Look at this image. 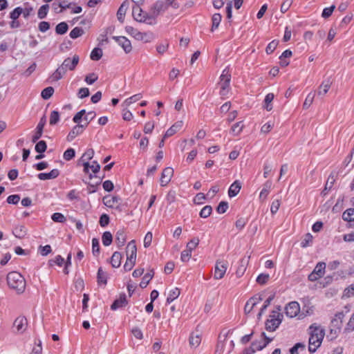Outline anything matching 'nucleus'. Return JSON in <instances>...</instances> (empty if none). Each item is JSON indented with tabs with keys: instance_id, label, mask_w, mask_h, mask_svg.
Here are the masks:
<instances>
[{
	"instance_id": "f257e3e1",
	"label": "nucleus",
	"mask_w": 354,
	"mask_h": 354,
	"mask_svg": "<svg viewBox=\"0 0 354 354\" xmlns=\"http://www.w3.org/2000/svg\"><path fill=\"white\" fill-rule=\"evenodd\" d=\"M79 56L75 55L72 58L67 57L64 60L60 66L51 75L50 80L51 82L59 80L66 74L67 70L73 71L79 63Z\"/></svg>"
},
{
	"instance_id": "f03ea898",
	"label": "nucleus",
	"mask_w": 354,
	"mask_h": 354,
	"mask_svg": "<svg viewBox=\"0 0 354 354\" xmlns=\"http://www.w3.org/2000/svg\"><path fill=\"white\" fill-rule=\"evenodd\" d=\"M308 351L313 353L320 346L324 337V330L320 326L312 324L310 328Z\"/></svg>"
},
{
	"instance_id": "7ed1b4c3",
	"label": "nucleus",
	"mask_w": 354,
	"mask_h": 354,
	"mask_svg": "<svg viewBox=\"0 0 354 354\" xmlns=\"http://www.w3.org/2000/svg\"><path fill=\"white\" fill-rule=\"evenodd\" d=\"M7 282L9 287L15 290L18 293H22L26 288V281L24 277L17 272H10L7 275Z\"/></svg>"
},
{
	"instance_id": "20e7f679",
	"label": "nucleus",
	"mask_w": 354,
	"mask_h": 354,
	"mask_svg": "<svg viewBox=\"0 0 354 354\" xmlns=\"http://www.w3.org/2000/svg\"><path fill=\"white\" fill-rule=\"evenodd\" d=\"M127 261L124 265L125 271H130L136 264L137 248L135 241H131L126 248Z\"/></svg>"
},
{
	"instance_id": "39448f33",
	"label": "nucleus",
	"mask_w": 354,
	"mask_h": 354,
	"mask_svg": "<svg viewBox=\"0 0 354 354\" xmlns=\"http://www.w3.org/2000/svg\"><path fill=\"white\" fill-rule=\"evenodd\" d=\"M281 306L276 307V310H272V315H270L266 322V328L269 331H274L280 325L282 321L283 315L280 313Z\"/></svg>"
},
{
	"instance_id": "423d86ee",
	"label": "nucleus",
	"mask_w": 354,
	"mask_h": 354,
	"mask_svg": "<svg viewBox=\"0 0 354 354\" xmlns=\"http://www.w3.org/2000/svg\"><path fill=\"white\" fill-rule=\"evenodd\" d=\"M227 268V263H225L220 260L216 261L214 268V278L215 279H221L223 278L226 272Z\"/></svg>"
},
{
	"instance_id": "0eeeda50",
	"label": "nucleus",
	"mask_w": 354,
	"mask_h": 354,
	"mask_svg": "<svg viewBox=\"0 0 354 354\" xmlns=\"http://www.w3.org/2000/svg\"><path fill=\"white\" fill-rule=\"evenodd\" d=\"M113 39L123 48L126 53H129L132 50L131 41L123 36H114Z\"/></svg>"
},
{
	"instance_id": "6e6552de",
	"label": "nucleus",
	"mask_w": 354,
	"mask_h": 354,
	"mask_svg": "<svg viewBox=\"0 0 354 354\" xmlns=\"http://www.w3.org/2000/svg\"><path fill=\"white\" fill-rule=\"evenodd\" d=\"M286 314L289 317H296L300 311L299 304L297 301L290 302L286 307Z\"/></svg>"
},
{
	"instance_id": "1a4fd4ad",
	"label": "nucleus",
	"mask_w": 354,
	"mask_h": 354,
	"mask_svg": "<svg viewBox=\"0 0 354 354\" xmlns=\"http://www.w3.org/2000/svg\"><path fill=\"white\" fill-rule=\"evenodd\" d=\"M263 297L260 295H256L254 297H251L247 302L245 306V313L248 314L250 313L254 306H256L261 301H262Z\"/></svg>"
},
{
	"instance_id": "9d476101",
	"label": "nucleus",
	"mask_w": 354,
	"mask_h": 354,
	"mask_svg": "<svg viewBox=\"0 0 354 354\" xmlns=\"http://www.w3.org/2000/svg\"><path fill=\"white\" fill-rule=\"evenodd\" d=\"M27 324L26 318L24 316H19L14 321L13 327L16 328L17 333H22L26 330Z\"/></svg>"
},
{
	"instance_id": "9b49d317",
	"label": "nucleus",
	"mask_w": 354,
	"mask_h": 354,
	"mask_svg": "<svg viewBox=\"0 0 354 354\" xmlns=\"http://www.w3.org/2000/svg\"><path fill=\"white\" fill-rule=\"evenodd\" d=\"M174 174V170L171 167H166L163 169L160 177V185L166 186L171 180Z\"/></svg>"
},
{
	"instance_id": "f8f14e48",
	"label": "nucleus",
	"mask_w": 354,
	"mask_h": 354,
	"mask_svg": "<svg viewBox=\"0 0 354 354\" xmlns=\"http://www.w3.org/2000/svg\"><path fill=\"white\" fill-rule=\"evenodd\" d=\"M88 124V122H86V125L78 124L74 126L67 136V140L69 142L72 141L77 136L81 134L84 131Z\"/></svg>"
},
{
	"instance_id": "ddd939ff",
	"label": "nucleus",
	"mask_w": 354,
	"mask_h": 354,
	"mask_svg": "<svg viewBox=\"0 0 354 354\" xmlns=\"http://www.w3.org/2000/svg\"><path fill=\"white\" fill-rule=\"evenodd\" d=\"M46 117L43 116L40 119V121L37 126L35 135L32 136V142H36L41 137L42 133H43V129H44V125L46 124Z\"/></svg>"
},
{
	"instance_id": "4468645a",
	"label": "nucleus",
	"mask_w": 354,
	"mask_h": 354,
	"mask_svg": "<svg viewBox=\"0 0 354 354\" xmlns=\"http://www.w3.org/2000/svg\"><path fill=\"white\" fill-rule=\"evenodd\" d=\"M183 125V122L182 120L177 121L175 122L165 133L164 135V138H167L174 134H175L178 131H179Z\"/></svg>"
},
{
	"instance_id": "2eb2a0df",
	"label": "nucleus",
	"mask_w": 354,
	"mask_h": 354,
	"mask_svg": "<svg viewBox=\"0 0 354 354\" xmlns=\"http://www.w3.org/2000/svg\"><path fill=\"white\" fill-rule=\"evenodd\" d=\"M167 8V6L165 3V2L156 1L151 7L149 13H151L153 15V14L156 15V17H157L160 15V12L162 10L166 9Z\"/></svg>"
},
{
	"instance_id": "dca6fc26",
	"label": "nucleus",
	"mask_w": 354,
	"mask_h": 354,
	"mask_svg": "<svg viewBox=\"0 0 354 354\" xmlns=\"http://www.w3.org/2000/svg\"><path fill=\"white\" fill-rule=\"evenodd\" d=\"M129 3L127 0L124 1L120 6L117 12L118 19L123 23L126 12L129 8Z\"/></svg>"
},
{
	"instance_id": "f3484780",
	"label": "nucleus",
	"mask_w": 354,
	"mask_h": 354,
	"mask_svg": "<svg viewBox=\"0 0 354 354\" xmlns=\"http://www.w3.org/2000/svg\"><path fill=\"white\" fill-rule=\"evenodd\" d=\"M59 175V171L57 169L51 170L49 173H40L38 174V178L41 180L54 179Z\"/></svg>"
},
{
	"instance_id": "a211bd4d",
	"label": "nucleus",
	"mask_w": 354,
	"mask_h": 354,
	"mask_svg": "<svg viewBox=\"0 0 354 354\" xmlns=\"http://www.w3.org/2000/svg\"><path fill=\"white\" fill-rule=\"evenodd\" d=\"M156 15H151V13H145L142 17H138V21L144 22L149 25H154L156 24Z\"/></svg>"
},
{
	"instance_id": "6ab92c4d",
	"label": "nucleus",
	"mask_w": 354,
	"mask_h": 354,
	"mask_svg": "<svg viewBox=\"0 0 354 354\" xmlns=\"http://www.w3.org/2000/svg\"><path fill=\"white\" fill-rule=\"evenodd\" d=\"M127 304V300L126 299V295L123 294L120 295L119 299L114 301V302L111 306V309L113 310H115L119 308L125 306Z\"/></svg>"
},
{
	"instance_id": "aec40b11",
	"label": "nucleus",
	"mask_w": 354,
	"mask_h": 354,
	"mask_svg": "<svg viewBox=\"0 0 354 354\" xmlns=\"http://www.w3.org/2000/svg\"><path fill=\"white\" fill-rule=\"evenodd\" d=\"M127 236L123 229L117 231L115 234V243L119 248L123 246L126 242Z\"/></svg>"
},
{
	"instance_id": "412c9836",
	"label": "nucleus",
	"mask_w": 354,
	"mask_h": 354,
	"mask_svg": "<svg viewBox=\"0 0 354 354\" xmlns=\"http://www.w3.org/2000/svg\"><path fill=\"white\" fill-rule=\"evenodd\" d=\"M241 184L239 180H235L230 187L228 195L230 198L236 196L240 192Z\"/></svg>"
},
{
	"instance_id": "4be33fe9",
	"label": "nucleus",
	"mask_w": 354,
	"mask_h": 354,
	"mask_svg": "<svg viewBox=\"0 0 354 354\" xmlns=\"http://www.w3.org/2000/svg\"><path fill=\"white\" fill-rule=\"evenodd\" d=\"M330 86L331 82L330 81V80H324L319 86L317 95L319 96H323L326 95L328 93L329 88H330Z\"/></svg>"
},
{
	"instance_id": "5701e85b",
	"label": "nucleus",
	"mask_w": 354,
	"mask_h": 354,
	"mask_svg": "<svg viewBox=\"0 0 354 354\" xmlns=\"http://www.w3.org/2000/svg\"><path fill=\"white\" fill-rule=\"evenodd\" d=\"M13 234L19 239H23L27 234V229L24 225H17L12 232Z\"/></svg>"
},
{
	"instance_id": "b1692460",
	"label": "nucleus",
	"mask_w": 354,
	"mask_h": 354,
	"mask_svg": "<svg viewBox=\"0 0 354 354\" xmlns=\"http://www.w3.org/2000/svg\"><path fill=\"white\" fill-rule=\"evenodd\" d=\"M342 219L345 221L354 223V208H349L342 214Z\"/></svg>"
},
{
	"instance_id": "393cba45",
	"label": "nucleus",
	"mask_w": 354,
	"mask_h": 354,
	"mask_svg": "<svg viewBox=\"0 0 354 354\" xmlns=\"http://www.w3.org/2000/svg\"><path fill=\"white\" fill-rule=\"evenodd\" d=\"M122 257V254L119 252H115L113 254L111 258V263L113 268H118L120 266Z\"/></svg>"
},
{
	"instance_id": "a878e982",
	"label": "nucleus",
	"mask_w": 354,
	"mask_h": 354,
	"mask_svg": "<svg viewBox=\"0 0 354 354\" xmlns=\"http://www.w3.org/2000/svg\"><path fill=\"white\" fill-rule=\"evenodd\" d=\"M102 201L106 206L113 207L115 203H118L119 198L117 196H106L103 198Z\"/></svg>"
},
{
	"instance_id": "bb28decb",
	"label": "nucleus",
	"mask_w": 354,
	"mask_h": 354,
	"mask_svg": "<svg viewBox=\"0 0 354 354\" xmlns=\"http://www.w3.org/2000/svg\"><path fill=\"white\" fill-rule=\"evenodd\" d=\"M153 277V270H150V272H147L145 274V276L142 277V279L140 283V286L142 288H145L147 287L149 281L151 280V279Z\"/></svg>"
},
{
	"instance_id": "cd10ccee",
	"label": "nucleus",
	"mask_w": 354,
	"mask_h": 354,
	"mask_svg": "<svg viewBox=\"0 0 354 354\" xmlns=\"http://www.w3.org/2000/svg\"><path fill=\"white\" fill-rule=\"evenodd\" d=\"M244 125L243 124V122L240 121L232 125L230 133L233 134V136H238L241 133Z\"/></svg>"
},
{
	"instance_id": "c85d7f7f",
	"label": "nucleus",
	"mask_w": 354,
	"mask_h": 354,
	"mask_svg": "<svg viewBox=\"0 0 354 354\" xmlns=\"http://www.w3.org/2000/svg\"><path fill=\"white\" fill-rule=\"evenodd\" d=\"M142 98V95L140 93L136 94L124 100L122 103V106L125 108L130 106L132 103L136 102Z\"/></svg>"
},
{
	"instance_id": "c756f323",
	"label": "nucleus",
	"mask_w": 354,
	"mask_h": 354,
	"mask_svg": "<svg viewBox=\"0 0 354 354\" xmlns=\"http://www.w3.org/2000/svg\"><path fill=\"white\" fill-rule=\"evenodd\" d=\"M325 269L326 263L324 262H319L316 265L313 272H314L319 277H322L324 274Z\"/></svg>"
},
{
	"instance_id": "7c9ffc66",
	"label": "nucleus",
	"mask_w": 354,
	"mask_h": 354,
	"mask_svg": "<svg viewBox=\"0 0 354 354\" xmlns=\"http://www.w3.org/2000/svg\"><path fill=\"white\" fill-rule=\"evenodd\" d=\"M272 187V182L270 180H268L263 185V188L262 189L259 197L261 199L263 198L265 199L268 194H269V192Z\"/></svg>"
},
{
	"instance_id": "2f4dec72",
	"label": "nucleus",
	"mask_w": 354,
	"mask_h": 354,
	"mask_svg": "<svg viewBox=\"0 0 354 354\" xmlns=\"http://www.w3.org/2000/svg\"><path fill=\"white\" fill-rule=\"evenodd\" d=\"M126 30L129 34H130L136 39L139 40V39H142L141 37L142 32H140L137 29H136L131 26H127V27H126Z\"/></svg>"
},
{
	"instance_id": "473e14b6",
	"label": "nucleus",
	"mask_w": 354,
	"mask_h": 354,
	"mask_svg": "<svg viewBox=\"0 0 354 354\" xmlns=\"http://www.w3.org/2000/svg\"><path fill=\"white\" fill-rule=\"evenodd\" d=\"M222 16L219 13H215L213 15L212 21V31H214L215 28H217L221 21Z\"/></svg>"
},
{
	"instance_id": "72a5a7b5",
	"label": "nucleus",
	"mask_w": 354,
	"mask_h": 354,
	"mask_svg": "<svg viewBox=\"0 0 354 354\" xmlns=\"http://www.w3.org/2000/svg\"><path fill=\"white\" fill-rule=\"evenodd\" d=\"M102 243L105 246H109L113 241V236L110 232H105L102 234Z\"/></svg>"
},
{
	"instance_id": "f704fd0d",
	"label": "nucleus",
	"mask_w": 354,
	"mask_h": 354,
	"mask_svg": "<svg viewBox=\"0 0 354 354\" xmlns=\"http://www.w3.org/2000/svg\"><path fill=\"white\" fill-rule=\"evenodd\" d=\"M102 57V50L100 48H95L91 53L90 57L92 60L97 61Z\"/></svg>"
},
{
	"instance_id": "c9c22d12",
	"label": "nucleus",
	"mask_w": 354,
	"mask_h": 354,
	"mask_svg": "<svg viewBox=\"0 0 354 354\" xmlns=\"http://www.w3.org/2000/svg\"><path fill=\"white\" fill-rule=\"evenodd\" d=\"M274 296L270 295L264 302V304L260 309L259 313L257 315L258 319H260L262 315L263 314L264 311L267 309V308L270 306L271 301L273 300Z\"/></svg>"
},
{
	"instance_id": "e433bc0d",
	"label": "nucleus",
	"mask_w": 354,
	"mask_h": 354,
	"mask_svg": "<svg viewBox=\"0 0 354 354\" xmlns=\"http://www.w3.org/2000/svg\"><path fill=\"white\" fill-rule=\"evenodd\" d=\"M68 26L66 22H61L56 26L55 32L58 35H63L68 30Z\"/></svg>"
},
{
	"instance_id": "4c0bfd02",
	"label": "nucleus",
	"mask_w": 354,
	"mask_h": 354,
	"mask_svg": "<svg viewBox=\"0 0 354 354\" xmlns=\"http://www.w3.org/2000/svg\"><path fill=\"white\" fill-rule=\"evenodd\" d=\"M106 273L100 268L97 271V282L98 283L106 284Z\"/></svg>"
},
{
	"instance_id": "58836bf2",
	"label": "nucleus",
	"mask_w": 354,
	"mask_h": 354,
	"mask_svg": "<svg viewBox=\"0 0 354 354\" xmlns=\"http://www.w3.org/2000/svg\"><path fill=\"white\" fill-rule=\"evenodd\" d=\"M179 295H180V290L177 288H175L174 289L171 290L169 292V296L167 297V303L172 302L174 299L178 298Z\"/></svg>"
},
{
	"instance_id": "ea45409f",
	"label": "nucleus",
	"mask_w": 354,
	"mask_h": 354,
	"mask_svg": "<svg viewBox=\"0 0 354 354\" xmlns=\"http://www.w3.org/2000/svg\"><path fill=\"white\" fill-rule=\"evenodd\" d=\"M274 99V94L273 93H268L266 95L264 102H265V109L270 111L272 109V106L271 104L272 101Z\"/></svg>"
},
{
	"instance_id": "a19ab883",
	"label": "nucleus",
	"mask_w": 354,
	"mask_h": 354,
	"mask_svg": "<svg viewBox=\"0 0 354 354\" xmlns=\"http://www.w3.org/2000/svg\"><path fill=\"white\" fill-rule=\"evenodd\" d=\"M201 337L199 335H194L192 334L189 337V344L191 346L197 347L201 344Z\"/></svg>"
},
{
	"instance_id": "79ce46f5",
	"label": "nucleus",
	"mask_w": 354,
	"mask_h": 354,
	"mask_svg": "<svg viewBox=\"0 0 354 354\" xmlns=\"http://www.w3.org/2000/svg\"><path fill=\"white\" fill-rule=\"evenodd\" d=\"M53 93L54 88L52 86H48L41 91V95L44 100H48L53 95Z\"/></svg>"
},
{
	"instance_id": "37998d69",
	"label": "nucleus",
	"mask_w": 354,
	"mask_h": 354,
	"mask_svg": "<svg viewBox=\"0 0 354 354\" xmlns=\"http://www.w3.org/2000/svg\"><path fill=\"white\" fill-rule=\"evenodd\" d=\"M48 9H49V6L48 4L41 6L37 12L38 17L39 19L45 18L48 14Z\"/></svg>"
},
{
	"instance_id": "c03bdc74",
	"label": "nucleus",
	"mask_w": 354,
	"mask_h": 354,
	"mask_svg": "<svg viewBox=\"0 0 354 354\" xmlns=\"http://www.w3.org/2000/svg\"><path fill=\"white\" fill-rule=\"evenodd\" d=\"M199 239L198 237H194L190 240L189 242L187 243L186 245V249L189 250V251L192 252L198 245Z\"/></svg>"
},
{
	"instance_id": "a18cd8bd",
	"label": "nucleus",
	"mask_w": 354,
	"mask_h": 354,
	"mask_svg": "<svg viewBox=\"0 0 354 354\" xmlns=\"http://www.w3.org/2000/svg\"><path fill=\"white\" fill-rule=\"evenodd\" d=\"M94 156V150L93 149H88L80 158V161H89Z\"/></svg>"
},
{
	"instance_id": "49530a36",
	"label": "nucleus",
	"mask_w": 354,
	"mask_h": 354,
	"mask_svg": "<svg viewBox=\"0 0 354 354\" xmlns=\"http://www.w3.org/2000/svg\"><path fill=\"white\" fill-rule=\"evenodd\" d=\"M219 84L221 86L220 95L221 96L226 95L229 92L230 83H228V79L226 82H220Z\"/></svg>"
},
{
	"instance_id": "de8ad7c7",
	"label": "nucleus",
	"mask_w": 354,
	"mask_h": 354,
	"mask_svg": "<svg viewBox=\"0 0 354 354\" xmlns=\"http://www.w3.org/2000/svg\"><path fill=\"white\" fill-rule=\"evenodd\" d=\"M84 33V30L82 28L80 27H75L70 32V37L72 39H76L81 35H82Z\"/></svg>"
},
{
	"instance_id": "09e8293b",
	"label": "nucleus",
	"mask_w": 354,
	"mask_h": 354,
	"mask_svg": "<svg viewBox=\"0 0 354 354\" xmlns=\"http://www.w3.org/2000/svg\"><path fill=\"white\" fill-rule=\"evenodd\" d=\"M59 120V113L57 111H53L50 115L49 123L50 125L56 124Z\"/></svg>"
},
{
	"instance_id": "8fccbe9b",
	"label": "nucleus",
	"mask_w": 354,
	"mask_h": 354,
	"mask_svg": "<svg viewBox=\"0 0 354 354\" xmlns=\"http://www.w3.org/2000/svg\"><path fill=\"white\" fill-rule=\"evenodd\" d=\"M92 252L95 256H97L100 253L99 240L96 238L92 239Z\"/></svg>"
},
{
	"instance_id": "3c124183",
	"label": "nucleus",
	"mask_w": 354,
	"mask_h": 354,
	"mask_svg": "<svg viewBox=\"0 0 354 354\" xmlns=\"http://www.w3.org/2000/svg\"><path fill=\"white\" fill-rule=\"evenodd\" d=\"M212 212V207L210 205L205 206L200 212V216L202 218H207Z\"/></svg>"
},
{
	"instance_id": "603ef678",
	"label": "nucleus",
	"mask_w": 354,
	"mask_h": 354,
	"mask_svg": "<svg viewBox=\"0 0 354 354\" xmlns=\"http://www.w3.org/2000/svg\"><path fill=\"white\" fill-rule=\"evenodd\" d=\"M46 143L44 140L39 141L35 145V151L40 153H44L46 150Z\"/></svg>"
},
{
	"instance_id": "864d4df0",
	"label": "nucleus",
	"mask_w": 354,
	"mask_h": 354,
	"mask_svg": "<svg viewBox=\"0 0 354 354\" xmlns=\"http://www.w3.org/2000/svg\"><path fill=\"white\" fill-rule=\"evenodd\" d=\"M251 347H254L256 351H261L265 347H266V344H264L263 341L262 340H256L254 341L252 344Z\"/></svg>"
},
{
	"instance_id": "5fc2aeb1",
	"label": "nucleus",
	"mask_w": 354,
	"mask_h": 354,
	"mask_svg": "<svg viewBox=\"0 0 354 354\" xmlns=\"http://www.w3.org/2000/svg\"><path fill=\"white\" fill-rule=\"evenodd\" d=\"M140 6V5H136L135 6L133 7V10H132V15L136 21H138V17H142V10Z\"/></svg>"
},
{
	"instance_id": "6e6d98bb",
	"label": "nucleus",
	"mask_w": 354,
	"mask_h": 354,
	"mask_svg": "<svg viewBox=\"0 0 354 354\" xmlns=\"http://www.w3.org/2000/svg\"><path fill=\"white\" fill-rule=\"evenodd\" d=\"M75 151L73 149L69 148L64 151L63 158L66 160H70L75 157Z\"/></svg>"
},
{
	"instance_id": "4d7b16f0",
	"label": "nucleus",
	"mask_w": 354,
	"mask_h": 354,
	"mask_svg": "<svg viewBox=\"0 0 354 354\" xmlns=\"http://www.w3.org/2000/svg\"><path fill=\"white\" fill-rule=\"evenodd\" d=\"M51 218L53 221L58 223H64L66 220L65 216L62 213L58 212L54 213L52 215Z\"/></svg>"
},
{
	"instance_id": "13d9d810",
	"label": "nucleus",
	"mask_w": 354,
	"mask_h": 354,
	"mask_svg": "<svg viewBox=\"0 0 354 354\" xmlns=\"http://www.w3.org/2000/svg\"><path fill=\"white\" fill-rule=\"evenodd\" d=\"M228 208V203L226 201H221L216 207V212L218 214L225 213Z\"/></svg>"
},
{
	"instance_id": "bf43d9fd",
	"label": "nucleus",
	"mask_w": 354,
	"mask_h": 354,
	"mask_svg": "<svg viewBox=\"0 0 354 354\" xmlns=\"http://www.w3.org/2000/svg\"><path fill=\"white\" fill-rule=\"evenodd\" d=\"M22 14V8L17 7L15 8L10 14V17L12 19H17L19 16Z\"/></svg>"
},
{
	"instance_id": "052dcab7",
	"label": "nucleus",
	"mask_w": 354,
	"mask_h": 354,
	"mask_svg": "<svg viewBox=\"0 0 354 354\" xmlns=\"http://www.w3.org/2000/svg\"><path fill=\"white\" fill-rule=\"evenodd\" d=\"M314 97L315 94L309 93L304 102L303 107L304 109H308L312 104Z\"/></svg>"
},
{
	"instance_id": "680f3d73",
	"label": "nucleus",
	"mask_w": 354,
	"mask_h": 354,
	"mask_svg": "<svg viewBox=\"0 0 354 354\" xmlns=\"http://www.w3.org/2000/svg\"><path fill=\"white\" fill-rule=\"evenodd\" d=\"M192 257V252L189 250L185 249L181 252L180 259L183 262H187Z\"/></svg>"
},
{
	"instance_id": "e2e57ef3",
	"label": "nucleus",
	"mask_w": 354,
	"mask_h": 354,
	"mask_svg": "<svg viewBox=\"0 0 354 354\" xmlns=\"http://www.w3.org/2000/svg\"><path fill=\"white\" fill-rule=\"evenodd\" d=\"M277 45H278V41H277V40H273L271 42H270L266 47V53L268 54L272 53L275 50Z\"/></svg>"
},
{
	"instance_id": "0e129e2a",
	"label": "nucleus",
	"mask_w": 354,
	"mask_h": 354,
	"mask_svg": "<svg viewBox=\"0 0 354 354\" xmlns=\"http://www.w3.org/2000/svg\"><path fill=\"white\" fill-rule=\"evenodd\" d=\"M20 201V196L18 194L10 195L7 198V203L9 204L17 205Z\"/></svg>"
},
{
	"instance_id": "69168bd1",
	"label": "nucleus",
	"mask_w": 354,
	"mask_h": 354,
	"mask_svg": "<svg viewBox=\"0 0 354 354\" xmlns=\"http://www.w3.org/2000/svg\"><path fill=\"white\" fill-rule=\"evenodd\" d=\"M335 8V6L334 5L331 6L329 8H325L322 12V17L325 19L329 17L332 15Z\"/></svg>"
},
{
	"instance_id": "338daca9",
	"label": "nucleus",
	"mask_w": 354,
	"mask_h": 354,
	"mask_svg": "<svg viewBox=\"0 0 354 354\" xmlns=\"http://www.w3.org/2000/svg\"><path fill=\"white\" fill-rule=\"evenodd\" d=\"M98 77L97 75L94 73H90L88 75H87L85 77V82L88 84H93L95 81H97Z\"/></svg>"
},
{
	"instance_id": "774afa93",
	"label": "nucleus",
	"mask_w": 354,
	"mask_h": 354,
	"mask_svg": "<svg viewBox=\"0 0 354 354\" xmlns=\"http://www.w3.org/2000/svg\"><path fill=\"white\" fill-rule=\"evenodd\" d=\"M268 274H261L257 278V282L259 284H265L269 279Z\"/></svg>"
}]
</instances>
